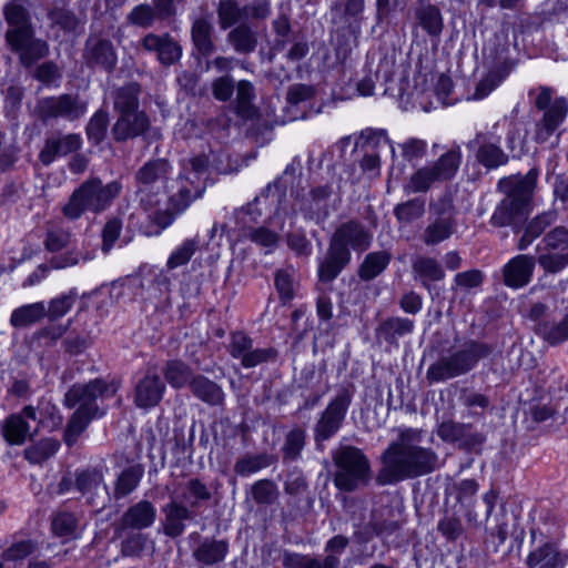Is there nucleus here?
<instances>
[{
    "mask_svg": "<svg viewBox=\"0 0 568 568\" xmlns=\"http://www.w3.org/2000/svg\"><path fill=\"white\" fill-rule=\"evenodd\" d=\"M422 439L423 433L419 429H399L397 439L382 455L379 483L394 484L436 469L438 456L432 448L423 447Z\"/></svg>",
    "mask_w": 568,
    "mask_h": 568,
    "instance_id": "1",
    "label": "nucleus"
},
{
    "mask_svg": "<svg viewBox=\"0 0 568 568\" xmlns=\"http://www.w3.org/2000/svg\"><path fill=\"white\" fill-rule=\"evenodd\" d=\"M209 158L204 154L183 162L182 173L176 181L178 191L169 196L164 210H156L152 215L153 222L161 230L170 226L178 214L185 211L192 201L203 194Z\"/></svg>",
    "mask_w": 568,
    "mask_h": 568,
    "instance_id": "2",
    "label": "nucleus"
},
{
    "mask_svg": "<svg viewBox=\"0 0 568 568\" xmlns=\"http://www.w3.org/2000/svg\"><path fill=\"white\" fill-rule=\"evenodd\" d=\"M372 233L358 221L342 223L334 232L327 255L321 263L318 275L322 281L331 282L349 263V248L356 252L366 251L372 243Z\"/></svg>",
    "mask_w": 568,
    "mask_h": 568,
    "instance_id": "3",
    "label": "nucleus"
},
{
    "mask_svg": "<svg viewBox=\"0 0 568 568\" xmlns=\"http://www.w3.org/2000/svg\"><path fill=\"white\" fill-rule=\"evenodd\" d=\"M121 191L122 184L119 181L103 184L99 178L88 179L72 192L61 212L69 221L79 220L85 211L102 213L111 206Z\"/></svg>",
    "mask_w": 568,
    "mask_h": 568,
    "instance_id": "4",
    "label": "nucleus"
},
{
    "mask_svg": "<svg viewBox=\"0 0 568 568\" xmlns=\"http://www.w3.org/2000/svg\"><path fill=\"white\" fill-rule=\"evenodd\" d=\"M460 163V148L454 146L436 161L414 171L404 185V191L407 194L426 193L436 184L449 182L457 174Z\"/></svg>",
    "mask_w": 568,
    "mask_h": 568,
    "instance_id": "5",
    "label": "nucleus"
},
{
    "mask_svg": "<svg viewBox=\"0 0 568 568\" xmlns=\"http://www.w3.org/2000/svg\"><path fill=\"white\" fill-rule=\"evenodd\" d=\"M333 462L336 467L334 485L337 489L351 493L368 484L371 465L359 448L343 446L333 453Z\"/></svg>",
    "mask_w": 568,
    "mask_h": 568,
    "instance_id": "6",
    "label": "nucleus"
},
{
    "mask_svg": "<svg viewBox=\"0 0 568 568\" xmlns=\"http://www.w3.org/2000/svg\"><path fill=\"white\" fill-rule=\"evenodd\" d=\"M489 353L490 348L487 345L469 342L463 348L433 363L427 369L426 377L429 383H439L466 374Z\"/></svg>",
    "mask_w": 568,
    "mask_h": 568,
    "instance_id": "7",
    "label": "nucleus"
},
{
    "mask_svg": "<svg viewBox=\"0 0 568 568\" xmlns=\"http://www.w3.org/2000/svg\"><path fill=\"white\" fill-rule=\"evenodd\" d=\"M457 227V210L454 199L449 192H446L429 202L428 222L419 239L426 246H435L449 240Z\"/></svg>",
    "mask_w": 568,
    "mask_h": 568,
    "instance_id": "8",
    "label": "nucleus"
},
{
    "mask_svg": "<svg viewBox=\"0 0 568 568\" xmlns=\"http://www.w3.org/2000/svg\"><path fill=\"white\" fill-rule=\"evenodd\" d=\"M118 390L115 382L95 378L85 384H74L64 395V405L69 408L78 407L93 416L103 417L106 408L101 406L104 399L111 398Z\"/></svg>",
    "mask_w": 568,
    "mask_h": 568,
    "instance_id": "9",
    "label": "nucleus"
},
{
    "mask_svg": "<svg viewBox=\"0 0 568 568\" xmlns=\"http://www.w3.org/2000/svg\"><path fill=\"white\" fill-rule=\"evenodd\" d=\"M534 105L544 111L541 120L536 124L535 140L538 143L546 142L562 124L568 113V101L560 97L554 99V90L549 87H540L530 91L534 95Z\"/></svg>",
    "mask_w": 568,
    "mask_h": 568,
    "instance_id": "10",
    "label": "nucleus"
},
{
    "mask_svg": "<svg viewBox=\"0 0 568 568\" xmlns=\"http://www.w3.org/2000/svg\"><path fill=\"white\" fill-rule=\"evenodd\" d=\"M351 403L352 394L344 388L331 399L322 412L314 426V442L317 449L323 450L324 442L331 439L341 429Z\"/></svg>",
    "mask_w": 568,
    "mask_h": 568,
    "instance_id": "11",
    "label": "nucleus"
},
{
    "mask_svg": "<svg viewBox=\"0 0 568 568\" xmlns=\"http://www.w3.org/2000/svg\"><path fill=\"white\" fill-rule=\"evenodd\" d=\"M172 171L169 162L165 160H154L146 162L136 172V181L139 183V193L141 194L140 202L146 211H152L149 217L152 220L153 213L159 210L156 205L158 200H153L149 193L154 189L160 191L162 187H166V181Z\"/></svg>",
    "mask_w": 568,
    "mask_h": 568,
    "instance_id": "12",
    "label": "nucleus"
},
{
    "mask_svg": "<svg viewBox=\"0 0 568 568\" xmlns=\"http://www.w3.org/2000/svg\"><path fill=\"white\" fill-rule=\"evenodd\" d=\"M537 262L546 273H559L568 265V229L556 226L542 239Z\"/></svg>",
    "mask_w": 568,
    "mask_h": 568,
    "instance_id": "13",
    "label": "nucleus"
},
{
    "mask_svg": "<svg viewBox=\"0 0 568 568\" xmlns=\"http://www.w3.org/2000/svg\"><path fill=\"white\" fill-rule=\"evenodd\" d=\"M87 109V102L78 94L69 93L42 98L36 108L38 116L44 122L58 118L72 122L82 118Z\"/></svg>",
    "mask_w": 568,
    "mask_h": 568,
    "instance_id": "14",
    "label": "nucleus"
},
{
    "mask_svg": "<svg viewBox=\"0 0 568 568\" xmlns=\"http://www.w3.org/2000/svg\"><path fill=\"white\" fill-rule=\"evenodd\" d=\"M227 348L230 355L240 359L245 368L274 361L277 356V352L273 347L254 348L253 339L244 332L232 333Z\"/></svg>",
    "mask_w": 568,
    "mask_h": 568,
    "instance_id": "15",
    "label": "nucleus"
},
{
    "mask_svg": "<svg viewBox=\"0 0 568 568\" xmlns=\"http://www.w3.org/2000/svg\"><path fill=\"white\" fill-rule=\"evenodd\" d=\"M3 16L9 26L6 32L7 43L18 45L22 40L34 36L30 12L19 0L8 2L3 7Z\"/></svg>",
    "mask_w": 568,
    "mask_h": 568,
    "instance_id": "16",
    "label": "nucleus"
},
{
    "mask_svg": "<svg viewBox=\"0 0 568 568\" xmlns=\"http://www.w3.org/2000/svg\"><path fill=\"white\" fill-rule=\"evenodd\" d=\"M467 146L475 151L478 163L488 170L497 169L508 162V155L500 148L499 138L490 133H477Z\"/></svg>",
    "mask_w": 568,
    "mask_h": 568,
    "instance_id": "17",
    "label": "nucleus"
},
{
    "mask_svg": "<svg viewBox=\"0 0 568 568\" xmlns=\"http://www.w3.org/2000/svg\"><path fill=\"white\" fill-rule=\"evenodd\" d=\"M83 60L90 68H101L112 72L118 63V54L109 39L91 36L85 41Z\"/></svg>",
    "mask_w": 568,
    "mask_h": 568,
    "instance_id": "18",
    "label": "nucleus"
},
{
    "mask_svg": "<svg viewBox=\"0 0 568 568\" xmlns=\"http://www.w3.org/2000/svg\"><path fill=\"white\" fill-rule=\"evenodd\" d=\"M412 11L414 28H419L430 39L438 40L445 27L440 8L429 0H417Z\"/></svg>",
    "mask_w": 568,
    "mask_h": 568,
    "instance_id": "19",
    "label": "nucleus"
},
{
    "mask_svg": "<svg viewBox=\"0 0 568 568\" xmlns=\"http://www.w3.org/2000/svg\"><path fill=\"white\" fill-rule=\"evenodd\" d=\"M156 519V508L149 500H140L131 505L122 515L119 526L126 530H142L150 528Z\"/></svg>",
    "mask_w": 568,
    "mask_h": 568,
    "instance_id": "20",
    "label": "nucleus"
},
{
    "mask_svg": "<svg viewBox=\"0 0 568 568\" xmlns=\"http://www.w3.org/2000/svg\"><path fill=\"white\" fill-rule=\"evenodd\" d=\"M82 139L79 134H53L47 138L39 158L44 165L51 164L57 156L68 155L81 148Z\"/></svg>",
    "mask_w": 568,
    "mask_h": 568,
    "instance_id": "21",
    "label": "nucleus"
},
{
    "mask_svg": "<svg viewBox=\"0 0 568 568\" xmlns=\"http://www.w3.org/2000/svg\"><path fill=\"white\" fill-rule=\"evenodd\" d=\"M568 562V552L561 551L554 541H547L531 550L526 565L529 568H564Z\"/></svg>",
    "mask_w": 568,
    "mask_h": 568,
    "instance_id": "22",
    "label": "nucleus"
},
{
    "mask_svg": "<svg viewBox=\"0 0 568 568\" xmlns=\"http://www.w3.org/2000/svg\"><path fill=\"white\" fill-rule=\"evenodd\" d=\"M537 260L532 255L520 254L504 266V282L507 286L518 288L527 285L532 276Z\"/></svg>",
    "mask_w": 568,
    "mask_h": 568,
    "instance_id": "23",
    "label": "nucleus"
},
{
    "mask_svg": "<svg viewBox=\"0 0 568 568\" xmlns=\"http://www.w3.org/2000/svg\"><path fill=\"white\" fill-rule=\"evenodd\" d=\"M26 418L36 420L37 412L32 406H26L21 414L10 415L3 423L2 435L10 445H21L30 434Z\"/></svg>",
    "mask_w": 568,
    "mask_h": 568,
    "instance_id": "24",
    "label": "nucleus"
},
{
    "mask_svg": "<svg viewBox=\"0 0 568 568\" xmlns=\"http://www.w3.org/2000/svg\"><path fill=\"white\" fill-rule=\"evenodd\" d=\"M164 390L165 385L160 376L148 372L135 386L134 403L141 408L153 407L161 402Z\"/></svg>",
    "mask_w": 568,
    "mask_h": 568,
    "instance_id": "25",
    "label": "nucleus"
},
{
    "mask_svg": "<svg viewBox=\"0 0 568 568\" xmlns=\"http://www.w3.org/2000/svg\"><path fill=\"white\" fill-rule=\"evenodd\" d=\"M150 125L146 114L142 111L128 112L119 115L112 128V134L116 141H125L144 133Z\"/></svg>",
    "mask_w": 568,
    "mask_h": 568,
    "instance_id": "26",
    "label": "nucleus"
},
{
    "mask_svg": "<svg viewBox=\"0 0 568 568\" xmlns=\"http://www.w3.org/2000/svg\"><path fill=\"white\" fill-rule=\"evenodd\" d=\"M214 27L210 16L196 17L191 27V38L194 48L203 57H209L215 51L213 41Z\"/></svg>",
    "mask_w": 568,
    "mask_h": 568,
    "instance_id": "27",
    "label": "nucleus"
},
{
    "mask_svg": "<svg viewBox=\"0 0 568 568\" xmlns=\"http://www.w3.org/2000/svg\"><path fill=\"white\" fill-rule=\"evenodd\" d=\"M164 519L163 532L172 538L179 537L185 529L184 521L192 518L191 511L184 505L172 500L162 507Z\"/></svg>",
    "mask_w": 568,
    "mask_h": 568,
    "instance_id": "28",
    "label": "nucleus"
},
{
    "mask_svg": "<svg viewBox=\"0 0 568 568\" xmlns=\"http://www.w3.org/2000/svg\"><path fill=\"white\" fill-rule=\"evenodd\" d=\"M412 270L415 278L428 291H430L432 282H439L445 277V272L439 262L430 256L419 255L415 257Z\"/></svg>",
    "mask_w": 568,
    "mask_h": 568,
    "instance_id": "29",
    "label": "nucleus"
},
{
    "mask_svg": "<svg viewBox=\"0 0 568 568\" xmlns=\"http://www.w3.org/2000/svg\"><path fill=\"white\" fill-rule=\"evenodd\" d=\"M528 212L529 207H524L515 202V200L505 197L493 213L490 223L497 227L515 226L526 217Z\"/></svg>",
    "mask_w": 568,
    "mask_h": 568,
    "instance_id": "30",
    "label": "nucleus"
},
{
    "mask_svg": "<svg viewBox=\"0 0 568 568\" xmlns=\"http://www.w3.org/2000/svg\"><path fill=\"white\" fill-rule=\"evenodd\" d=\"M501 185L507 191V199H513L519 205L529 207L530 199L536 185V174L530 171L524 176L501 182Z\"/></svg>",
    "mask_w": 568,
    "mask_h": 568,
    "instance_id": "31",
    "label": "nucleus"
},
{
    "mask_svg": "<svg viewBox=\"0 0 568 568\" xmlns=\"http://www.w3.org/2000/svg\"><path fill=\"white\" fill-rule=\"evenodd\" d=\"M11 51L19 54V60L24 67H31L38 60L49 54V45L44 40L33 36L22 40L18 45L7 43Z\"/></svg>",
    "mask_w": 568,
    "mask_h": 568,
    "instance_id": "32",
    "label": "nucleus"
},
{
    "mask_svg": "<svg viewBox=\"0 0 568 568\" xmlns=\"http://www.w3.org/2000/svg\"><path fill=\"white\" fill-rule=\"evenodd\" d=\"M229 552L226 540L204 538L193 550V557L202 565H215L222 562Z\"/></svg>",
    "mask_w": 568,
    "mask_h": 568,
    "instance_id": "33",
    "label": "nucleus"
},
{
    "mask_svg": "<svg viewBox=\"0 0 568 568\" xmlns=\"http://www.w3.org/2000/svg\"><path fill=\"white\" fill-rule=\"evenodd\" d=\"M192 394L200 400L215 406L222 405L225 394L220 385L203 375H195L190 382Z\"/></svg>",
    "mask_w": 568,
    "mask_h": 568,
    "instance_id": "34",
    "label": "nucleus"
},
{
    "mask_svg": "<svg viewBox=\"0 0 568 568\" xmlns=\"http://www.w3.org/2000/svg\"><path fill=\"white\" fill-rule=\"evenodd\" d=\"M103 476L98 470H83L77 475L75 485L80 493L88 495V503L98 506L99 490L106 493V486H102Z\"/></svg>",
    "mask_w": 568,
    "mask_h": 568,
    "instance_id": "35",
    "label": "nucleus"
},
{
    "mask_svg": "<svg viewBox=\"0 0 568 568\" xmlns=\"http://www.w3.org/2000/svg\"><path fill=\"white\" fill-rule=\"evenodd\" d=\"M557 220V214L554 211L544 212L534 217L525 227L523 236L517 243V248L520 251L526 250L544 231L554 224Z\"/></svg>",
    "mask_w": 568,
    "mask_h": 568,
    "instance_id": "36",
    "label": "nucleus"
},
{
    "mask_svg": "<svg viewBox=\"0 0 568 568\" xmlns=\"http://www.w3.org/2000/svg\"><path fill=\"white\" fill-rule=\"evenodd\" d=\"M437 435L445 442L455 443L460 442L468 445L471 442H481L479 435L470 434V426L453 420L443 422L437 429Z\"/></svg>",
    "mask_w": 568,
    "mask_h": 568,
    "instance_id": "37",
    "label": "nucleus"
},
{
    "mask_svg": "<svg viewBox=\"0 0 568 568\" xmlns=\"http://www.w3.org/2000/svg\"><path fill=\"white\" fill-rule=\"evenodd\" d=\"M47 315L42 302L20 306L11 313L10 324L16 328L27 327L38 323Z\"/></svg>",
    "mask_w": 568,
    "mask_h": 568,
    "instance_id": "38",
    "label": "nucleus"
},
{
    "mask_svg": "<svg viewBox=\"0 0 568 568\" xmlns=\"http://www.w3.org/2000/svg\"><path fill=\"white\" fill-rule=\"evenodd\" d=\"M227 42L237 53L247 54L255 51L257 37L247 24H240L229 32Z\"/></svg>",
    "mask_w": 568,
    "mask_h": 568,
    "instance_id": "39",
    "label": "nucleus"
},
{
    "mask_svg": "<svg viewBox=\"0 0 568 568\" xmlns=\"http://www.w3.org/2000/svg\"><path fill=\"white\" fill-rule=\"evenodd\" d=\"M163 375L173 388H182L186 385L190 386V382L195 376L192 368L180 359L166 362L163 368Z\"/></svg>",
    "mask_w": 568,
    "mask_h": 568,
    "instance_id": "40",
    "label": "nucleus"
},
{
    "mask_svg": "<svg viewBox=\"0 0 568 568\" xmlns=\"http://www.w3.org/2000/svg\"><path fill=\"white\" fill-rule=\"evenodd\" d=\"M286 568H337L338 559L335 556H327L324 561L311 556L286 552L283 557Z\"/></svg>",
    "mask_w": 568,
    "mask_h": 568,
    "instance_id": "41",
    "label": "nucleus"
},
{
    "mask_svg": "<svg viewBox=\"0 0 568 568\" xmlns=\"http://www.w3.org/2000/svg\"><path fill=\"white\" fill-rule=\"evenodd\" d=\"M143 468L140 465L124 469L115 481L114 498L121 499L131 494L143 477Z\"/></svg>",
    "mask_w": 568,
    "mask_h": 568,
    "instance_id": "42",
    "label": "nucleus"
},
{
    "mask_svg": "<svg viewBox=\"0 0 568 568\" xmlns=\"http://www.w3.org/2000/svg\"><path fill=\"white\" fill-rule=\"evenodd\" d=\"M140 87L138 83H129L120 88L114 99V109L119 115L138 111Z\"/></svg>",
    "mask_w": 568,
    "mask_h": 568,
    "instance_id": "43",
    "label": "nucleus"
},
{
    "mask_svg": "<svg viewBox=\"0 0 568 568\" xmlns=\"http://www.w3.org/2000/svg\"><path fill=\"white\" fill-rule=\"evenodd\" d=\"M97 418L100 417L93 416V414H88L83 412V409L77 408L67 424L63 436L64 443L68 446L74 445L79 436L87 429L89 424Z\"/></svg>",
    "mask_w": 568,
    "mask_h": 568,
    "instance_id": "44",
    "label": "nucleus"
},
{
    "mask_svg": "<svg viewBox=\"0 0 568 568\" xmlns=\"http://www.w3.org/2000/svg\"><path fill=\"white\" fill-rule=\"evenodd\" d=\"M272 463V457L265 453L255 455L245 454L237 458L234 465V471L242 477H247L271 466Z\"/></svg>",
    "mask_w": 568,
    "mask_h": 568,
    "instance_id": "45",
    "label": "nucleus"
},
{
    "mask_svg": "<svg viewBox=\"0 0 568 568\" xmlns=\"http://www.w3.org/2000/svg\"><path fill=\"white\" fill-rule=\"evenodd\" d=\"M254 98V87L250 81L241 80L236 85V112L244 119H253L256 109L251 103Z\"/></svg>",
    "mask_w": 568,
    "mask_h": 568,
    "instance_id": "46",
    "label": "nucleus"
},
{
    "mask_svg": "<svg viewBox=\"0 0 568 568\" xmlns=\"http://www.w3.org/2000/svg\"><path fill=\"white\" fill-rule=\"evenodd\" d=\"M71 232L58 224H49L43 240L44 248L51 253L68 248L71 243Z\"/></svg>",
    "mask_w": 568,
    "mask_h": 568,
    "instance_id": "47",
    "label": "nucleus"
},
{
    "mask_svg": "<svg viewBox=\"0 0 568 568\" xmlns=\"http://www.w3.org/2000/svg\"><path fill=\"white\" fill-rule=\"evenodd\" d=\"M275 288L283 304L291 302L295 296L297 282L293 268H282L275 273Z\"/></svg>",
    "mask_w": 568,
    "mask_h": 568,
    "instance_id": "48",
    "label": "nucleus"
},
{
    "mask_svg": "<svg viewBox=\"0 0 568 568\" xmlns=\"http://www.w3.org/2000/svg\"><path fill=\"white\" fill-rule=\"evenodd\" d=\"M389 261L390 255L386 252L369 253L359 268V276L366 281L375 278L386 268Z\"/></svg>",
    "mask_w": 568,
    "mask_h": 568,
    "instance_id": "49",
    "label": "nucleus"
},
{
    "mask_svg": "<svg viewBox=\"0 0 568 568\" xmlns=\"http://www.w3.org/2000/svg\"><path fill=\"white\" fill-rule=\"evenodd\" d=\"M216 12L222 30L233 27L244 17V8L235 0H220Z\"/></svg>",
    "mask_w": 568,
    "mask_h": 568,
    "instance_id": "50",
    "label": "nucleus"
},
{
    "mask_svg": "<svg viewBox=\"0 0 568 568\" xmlns=\"http://www.w3.org/2000/svg\"><path fill=\"white\" fill-rule=\"evenodd\" d=\"M60 447L58 440L53 438H44L28 447L24 450V457L32 464H41L53 456Z\"/></svg>",
    "mask_w": 568,
    "mask_h": 568,
    "instance_id": "51",
    "label": "nucleus"
},
{
    "mask_svg": "<svg viewBox=\"0 0 568 568\" xmlns=\"http://www.w3.org/2000/svg\"><path fill=\"white\" fill-rule=\"evenodd\" d=\"M199 239L184 240L169 256L166 267L169 270H174L187 264L199 250Z\"/></svg>",
    "mask_w": 568,
    "mask_h": 568,
    "instance_id": "52",
    "label": "nucleus"
},
{
    "mask_svg": "<svg viewBox=\"0 0 568 568\" xmlns=\"http://www.w3.org/2000/svg\"><path fill=\"white\" fill-rule=\"evenodd\" d=\"M126 22L131 26L149 29L154 26L156 21H160L155 10L149 3H140L132 8L126 14Z\"/></svg>",
    "mask_w": 568,
    "mask_h": 568,
    "instance_id": "53",
    "label": "nucleus"
},
{
    "mask_svg": "<svg viewBox=\"0 0 568 568\" xmlns=\"http://www.w3.org/2000/svg\"><path fill=\"white\" fill-rule=\"evenodd\" d=\"M51 528L55 536L70 539L77 536L78 519L72 513L59 511L52 518Z\"/></svg>",
    "mask_w": 568,
    "mask_h": 568,
    "instance_id": "54",
    "label": "nucleus"
},
{
    "mask_svg": "<svg viewBox=\"0 0 568 568\" xmlns=\"http://www.w3.org/2000/svg\"><path fill=\"white\" fill-rule=\"evenodd\" d=\"M39 544L33 539H14L13 542L2 552L4 561H19L34 554Z\"/></svg>",
    "mask_w": 568,
    "mask_h": 568,
    "instance_id": "55",
    "label": "nucleus"
},
{
    "mask_svg": "<svg viewBox=\"0 0 568 568\" xmlns=\"http://www.w3.org/2000/svg\"><path fill=\"white\" fill-rule=\"evenodd\" d=\"M425 213V201L419 197L408 200L404 203H399L394 209L396 219L402 223H410Z\"/></svg>",
    "mask_w": 568,
    "mask_h": 568,
    "instance_id": "56",
    "label": "nucleus"
},
{
    "mask_svg": "<svg viewBox=\"0 0 568 568\" xmlns=\"http://www.w3.org/2000/svg\"><path fill=\"white\" fill-rule=\"evenodd\" d=\"M413 328V321L403 317H390L381 324L379 332L386 339H393L397 336H404L412 333Z\"/></svg>",
    "mask_w": 568,
    "mask_h": 568,
    "instance_id": "57",
    "label": "nucleus"
},
{
    "mask_svg": "<svg viewBox=\"0 0 568 568\" xmlns=\"http://www.w3.org/2000/svg\"><path fill=\"white\" fill-rule=\"evenodd\" d=\"M306 433L300 427H295L288 432L283 446L285 459L295 460L300 457L305 446Z\"/></svg>",
    "mask_w": 568,
    "mask_h": 568,
    "instance_id": "58",
    "label": "nucleus"
},
{
    "mask_svg": "<svg viewBox=\"0 0 568 568\" xmlns=\"http://www.w3.org/2000/svg\"><path fill=\"white\" fill-rule=\"evenodd\" d=\"M252 496L257 504L270 505L278 496L277 486L270 479H261L253 484Z\"/></svg>",
    "mask_w": 568,
    "mask_h": 568,
    "instance_id": "59",
    "label": "nucleus"
},
{
    "mask_svg": "<svg viewBox=\"0 0 568 568\" xmlns=\"http://www.w3.org/2000/svg\"><path fill=\"white\" fill-rule=\"evenodd\" d=\"M108 123L109 116L105 111L95 112L87 125L89 140L95 144L100 143L105 136Z\"/></svg>",
    "mask_w": 568,
    "mask_h": 568,
    "instance_id": "60",
    "label": "nucleus"
},
{
    "mask_svg": "<svg viewBox=\"0 0 568 568\" xmlns=\"http://www.w3.org/2000/svg\"><path fill=\"white\" fill-rule=\"evenodd\" d=\"M75 300L77 292L74 291L62 294L50 302L47 314L51 320L60 318L71 310Z\"/></svg>",
    "mask_w": 568,
    "mask_h": 568,
    "instance_id": "61",
    "label": "nucleus"
},
{
    "mask_svg": "<svg viewBox=\"0 0 568 568\" xmlns=\"http://www.w3.org/2000/svg\"><path fill=\"white\" fill-rule=\"evenodd\" d=\"M182 497L185 500L193 498L191 505L196 506L199 501L210 500L212 494L203 481L192 478L185 484V493Z\"/></svg>",
    "mask_w": 568,
    "mask_h": 568,
    "instance_id": "62",
    "label": "nucleus"
},
{
    "mask_svg": "<svg viewBox=\"0 0 568 568\" xmlns=\"http://www.w3.org/2000/svg\"><path fill=\"white\" fill-rule=\"evenodd\" d=\"M542 337L550 344L556 345L568 338V314L558 324H545L540 327Z\"/></svg>",
    "mask_w": 568,
    "mask_h": 568,
    "instance_id": "63",
    "label": "nucleus"
},
{
    "mask_svg": "<svg viewBox=\"0 0 568 568\" xmlns=\"http://www.w3.org/2000/svg\"><path fill=\"white\" fill-rule=\"evenodd\" d=\"M48 17L53 24L59 26L62 30L68 32L74 31L79 24L77 16L64 8H53Z\"/></svg>",
    "mask_w": 568,
    "mask_h": 568,
    "instance_id": "64",
    "label": "nucleus"
}]
</instances>
